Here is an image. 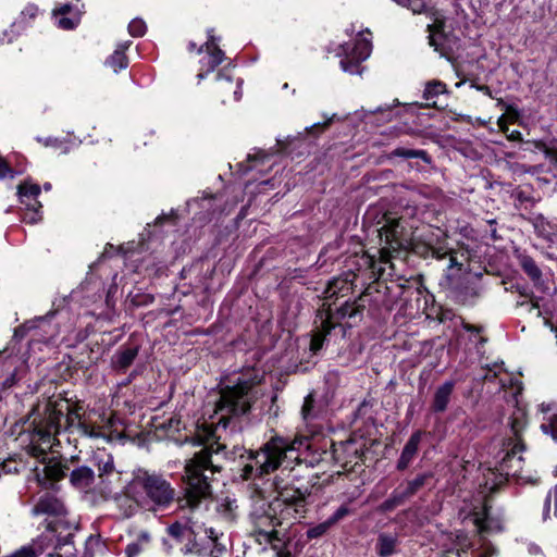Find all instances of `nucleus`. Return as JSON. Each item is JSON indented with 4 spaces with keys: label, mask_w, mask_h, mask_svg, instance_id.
I'll use <instances>...</instances> for the list:
<instances>
[{
    "label": "nucleus",
    "mask_w": 557,
    "mask_h": 557,
    "mask_svg": "<svg viewBox=\"0 0 557 557\" xmlns=\"http://www.w3.org/2000/svg\"><path fill=\"white\" fill-rule=\"evenodd\" d=\"M69 409L67 404L47 403L44 410L38 411L32 421L28 453L42 462L41 468L34 469V474L38 484L44 487H50L54 482L62 480L69 470L58 459H47V454L54 445L55 436L62 428L76 426L82 435L90 438H99L103 435L99 428L82 420L75 412H69Z\"/></svg>",
    "instance_id": "1"
},
{
    "label": "nucleus",
    "mask_w": 557,
    "mask_h": 557,
    "mask_svg": "<svg viewBox=\"0 0 557 557\" xmlns=\"http://www.w3.org/2000/svg\"><path fill=\"white\" fill-rule=\"evenodd\" d=\"M275 487L278 495L271 502L265 499L262 490H251L248 522L250 536L256 542L260 545L270 544L274 549H278L285 541L288 528L304 518L307 510L306 498L310 492L300 487L280 491L277 483Z\"/></svg>",
    "instance_id": "2"
},
{
    "label": "nucleus",
    "mask_w": 557,
    "mask_h": 557,
    "mask_svg": "<svg viewBox=\"0 0 557 557\" xmlns=\"http://www.w3.org/2000/svg\"><path fill=\"white\" fill-rule=\"evenodd\" d=\"M308 446L306 437L288 441L281 436H274L257 451L246 450L244 447L235 446L231 453V458L239 456L245 457L247 461L242 469V478L244 480H252L262 478L277 470L286 459L292 458L289 454L299 450L300 447Z\"/></svg>",
    "instance_id": "3"
},
{
    "label": "nucleus",
    "mask_w": 557,
    "mask_h": 557,
    "mask_svg": "<svg viewBox=\"0 0 557 557\" xmlns=\"http://www.w3.org/2000/svg\"><path fill=\"white\" fill-rule=\"evenodd\" d=\"M212 454L211 447H203L185 462L184 502L190 509L198 508L201 503L209 500L212 496L211 481L214 473L221 471V466L213 460Z\"/></svg>",
    "instance_id": "4"
},
{
    "label": "nucleus",
    "mask_w": 557,
    "mask_h": 557,
    "mask_svg": "<svg viewBox=\"0 0 557 557\" xmlns=\"http://www.w3.org/2000/svg\"><path fill=\"white\" fill-rule=\"evenodd\" d=\"M250 387L246 382L233 387L223 388L220 393V398L216 401L215 430L208 431L205 436L197 434L187 438L186 442H189L193 445H201L205 441L215 436V433L221 429L225 431L230 424H233V429L236 428V423L233 419L247 413L250 409Z\"/></svg>",
    "instance_id": "5"
},
{
    "label": "nucleus",
    "mask_w": 557,
    "mask_h": 557,
    "mask_svg": "<svg viewBox=\"0 0 557 557\" xmlns=\"http://www.w3.org/2000/svg\"><path fill=\"white\" fill-rule=\"evenodd\" d=\"M128 493L152 510L168 507L175 497V490L166 479L143 470L128 483Z\"/></svg>",
    "instance_id": "6"
},
{
    "label": "nucleus",
    "mask_w": 557,
    "mask_h": 557,
    "mask_svg": "<svg viewBox=\"0 0 557 557\" xmlns=\"http://www.w3.org/2000/svg\"><path fill=\"white\" fill-rule=\"evenodd\" d=\"M432 478L433 473L429 471L419 473L413 479L404 481L394 488L388 498L380 505V510L388 512L404 505L408 499L417 495Z\"/></svg>",
    "instance_id": "7"
},
{
    "label": "nucleus",
    "mask_w": 557,
    "mask_h": 557,
    "mask_svg": "<svg viewBox=\"0 0 557 557\" xmlns=\"http://www.w3.org/2000/svg\"><path fill=\"white\" fill-rule=\"evenodd\" d=\"M430 32L429 44L438 51L441 55L450 58L459 46V39L451 33L446 32L445 22L435 20L434 24L428 25Z\"/></svg>",
    "instance_id": "8"
},
{
    "label": "nucleus",
    "mask_w": 557,
    "mask_h": 557,
    "mask_svg": "<svg viewBox=\"0 0 557 557\" xmlns=\"http://www.w3.org/2000/svg\"><path fill=\"white\" fill-rule=\"evenodd\" d=\"M383 249L399 250L405 243L404 226L396 218L384 215L382 226L377 230Z\"/></svg>",
    "instance_id": "9"
},
{
    "label": "nucleus",
    "mask_w": 557,
    "mask_h": 557,
    "mask_svg": "<svg viewBox=\"0 0 557 557\" xmlns=\"http://www.w3.org/2000/svg\"><path fill=\"white\" fill-rule=\"evenodd\" d=\"M363 309L364 306L361 305L358 300H355L352 302L345 301L343 305L335 308V310L330 309L326 319L323 320V326L325 327V332L331 333V331L335 327L336 323L344 319H349L356 322L357 318H360L362 315Z\"/></svg>",
    "instance_id": "10"
},
{
    "label": "nucleus",
    "mask_w": 557,
    "mask_h": 557,
    "mask_svg": "<svg viewBox=\"0 0 557 557\" xmlns=\"http://www.w3.org/2000/svg\"><path fill=\"white\" fill-rule=\"evenodd\" d=\"M111 478L120 479L119 473L115 471L112 456H107V460L98 462V493L103 497H109L112 494V480Z\"/></svg>",
    "instance_id": "11"
},
{
    "label": "nucleus",
    "mask_w": 557,
    "mask_h": 557,
    "mask_svg": "<svg viewBox=\"0 0 557 557\" xmlns=\"http://www.w3.org/2000/svg\"><path fill=\"white\" fill-rule=\"evenodd\" d=\"M524 446H519V443H515L513 447L503 457L499 462L498 470L500 473L507 478L509 476H519L522 470L523 457L520 453L523 450Z\"/></svg>",
    "instance_id": "12"
},
{
    "label": "nucleus",
    "mask_w": 557,
    "mask_h": 557,
    "mask_svg": "<svg viewBox=\"0 0 557 557\" xmlns=\"http://www.w3.org/2000/svg\"><path fill=\"white\" fill-rule=\"evenodd\" d=\"M212 33L213 29H208V40L198 49V52H201L206 47L207 55L201 59L200 63L202 69L207 67V72L214 71L224 60V52L216 45V38Z\"/></svg>",
    "instance_id": "13"
},
{
    "label": "nucleus",
    "mask_w": 557,
    "mask_h": 557,
    "mask_svg": "<svg viewBox=\"0 0 557 557\" xmlns=\"http://www.w3.org/2000/svg\"><path fill=\"white\" fill-rule=\"evenodd\" d=\"M70 482L76 490L88 493L90 491H97L96 475L94 470L87 466H81L75 468L70 473Z\"/></svg>",
    "instance_id": "14"
},
{
    "label": "nucleus",
    "mask_w": 557,
    "mask_h": 557,
    "mask_svg": "<svg viewBox=\"0 0 557 557\" xmlns=\"http://www.w3.org/2000/svg\"><path fill=\"white\" fill-rule=\"evenodd\" d=\"M422 436L423 432L420 430L410 435L396 462V469L398 471H405L411 466L417 457Z\"/></svg>",
    "instance_id": "15"
},
{
    "label": "nucleus",
    "mask_w": 557,
    "mask_h": 557,
    "mask_svg": "<svg viewBox=\"0 0 557 557\" xmlns=\"http://www.w3.org/2000/svg\"><path fill=\"white\" fill-rule=\"evenodd\" d=\"M139 347L121 346L111 358V367L116 372H125L138 356Z\"/></svg>",
    "instance_id": "16"
},
{
    "label": "nucleus",
    "mask_w": 557,
    "mask_h": 557,
    "mask_svg": "<svg viewBox=\"0 0 557 557\" xmlns=\"http://www.w3.org/2000/svg\"><path fill=\"white\" fill-rule=\"evenodd\" d=\"M344 55L348 58H357L359 61L367 60L372 50V44L369 39L358 37L354 42H346L341 46Z\"/></svg>",
    "instance_id": "17"
},
{
    "label": "nucleus",
    "mask_w": 557,
    "mask_h": 557,
    "mask_svg": "<svg viewBox=\"0 0 557 557\" xmlns=\"http://www.w3.org/2000/svg\"><path fill=\"white\" fill-rule=\"evenodd\" d=\"M65 509L60 499L47 493L42 495L33 508L34 515H52L59 516L64 513Z\"/></svg>",
    "instance_id": "18"
},
{
    "label": "nucleus",
    "mask_w": 557,
    "mask_h": 557,
    "mask_svg": "<svg viewBox=\"0 0 557 557\" xmlns=\"http://www.w3.org/2000/svg\"><path fill=\"white\" fill-rule=\"evenodd\" d=\"M454 387L455 382L446 381L436 388L432 401V410L434 412H444L447 409Z\"/></svg>",
    "instance_id": "19"
},
{
    "label": "nucleus",
    "mask_w": 557,
    "mask_h": 557,
    "mask_svg": "<svg viewBox=\"0 0 557 557\" xmlns=\"http://www.w3.org/2000/svg\"><path fill=\"white\" fill-rule=\"evenodd\" d=\"M517 260L523 272L536 286L543 281V273L535 260L525 252H519Z\"/></svg>",
    "instance_id": "20"
},
{
    "label": "nucleus",
    "mask_w": 557,
    "mask_h": 557,
    "mask_svg": "<svg viewBox=\"0 0 557 557\" xmlns=\"http://www.w3.org/2000/svg\"><path fill=\"white\" fill-rule=\"evenodd\" d=\"M511 198L513 199V206L517 210L528 213L531 212L539 201L531 190L522 187L515 188L511 193Z\"/></svg>",
    "instance_id": "21"
},
{
    "label": "nucleus",
    "mask_w": 557,
    "mask_h": 557,
    "mask_svg": "<svg viewBox=\"0 0 557 557\" xmlns=\"http://www.w3.org/2000/svg\"><path fill=\"white\" fill-rule=\"evenodd\" d=\"M114 502L123 518H129L134 516L138 506L141 505V502L128 493V485L126 486L125 494L116 495L114 497Z\"/></svg>",
    "instance_id": "22"
},
{
    "label": "nucleus",
    "mask_w": 557,
    "mask_h": 557,
    "mask_svg": "<svg viewBox=\"0 0 557 557\" xmlns=\"http://www.w3.org/2000/svg\"><path fill=\"white\" fill-rule=\"evenodd\" d=\"M525 219L533 225L534 232L539 237L550 243L554 242V226L542 214H534Z\"/></svg>",
    "instance_id": "23"
},
{
    "label": "nucleus",
    "mask_w": 557,
    "mask_h": 557,
    "mask_svg": "<svg viewBox=\"0 0 557 557\" xmlns=\"http://www.w3.org/2000/svg\"><path fill=\"white\" fill-rule=\"evenodd\" d=\"M40 191L41 189L38 184H32L28 181H25L17 186V195L21 202L24 205L33 203L37 207H41V203L37 201Z\"/></svg>",
    "instance_id": "24"
},
{
    "label": "nucleus",
    "mask_w": 557,
    "mask_h": 557,
    "mask_svg": "<svg viewBox=\"0 0 557 557\" xmlns=\"http://www.w3.org/2000/svg\"><path fill=\"white\" fill-rule=\"evenodd\" d=\"M508 424L516 443H519V446H523L521 442V434L527 426L525 411L521 408H517L510 416Z\"/></svg>",
    "instance_id": "25"
},
{
    "label": "nucleus",
    "mask_w": 557,
    "mask_h": 557,
    "mask_svg": "<svg viewBox=\"0 0 557 557\" xmlns=\"http://www.w3.org/2000/svg\"><path fill=\"white\" fill-rule=\"evenodd\" d=\"M398 544V539L396 535L388 533H381L377 537V542L375 545L376 553L381 557H389L396 552V546Z\"/></svg>",
    "instance_id": "26"
},
{
    "label": "nucleus",
    "mask_w": 557,
    "mask_h": 557,
    "mask_svg": "<svg viewBox=\"0 0 557 557\" xmlns=\"http://www.w3.org/2000/svg\"><path fill=\"white\" fill-rule=\"evenodd\" d=\"M445 92H447V89L444 83L432 81L425 85L423 99L428 102V106L436 107V98Z\"/></svg>",
    "instance_id": "27"
},
{
    "label": "nucleus",
    "mask_w": 557,
    "mask_h": 557,
    "mask_svg": "<svg viewBox=\"0 0 557 557\" xmlns=\"http://www.w3.org/2000/svg\"><path fill=\"white\" fill-rule=\"evenodd\" d=\"M388 158H403V159H421L426 163H430V157L425 150L421 149H409L405 147H397L392 150Z\"/></svg>",
    "instance_id": "28"
},
{
    "label": "nucleus",
    "mask_w": 557,
    "mask_h": 557,
    "mask_svg": "<svg viewBox=\"0 0 557 557\" xmlns=\"http://www.w3.org/2000/svg\"><path fill=\"white\" fill-rule=\"evenodd\" d=\"M476 525L482 532H499L502 531V525L498 520L488 516L485 511L484 516L475 519Z\"/></svg>",
    "instance_id": "29"
},
{
    "label": "nucleus",
    "mask_w": 557,
    "mask_h": 557,
    "mask_svg": "<svg viewBox=\"0 0 557 557\" xmlns=\"http://www.w3.org/2000/svg\"><path fill=\"white\" fill-rule=\"evenodd\" d=\"M106 65L113 69L114 73H119L128 66V59L124 53L114 52L106 60Z\"/></svg>",
    "instance_id": "30"
},
{
    "label": "nucleus",
    "mask_w": 557,
    "mask_h": 557,
    "mask_svg": "<svg viewBox=\"0 0 557 557\" xmlns=\"http://www.w3.org/2000/svg\"><path fill=\"white\" fill-rule=\"evenodd\" d=\"M127 301L135 307H146L151 305L154 301V297L151 294H145V293H129L127 295Z\"/></svg>",
    "instance_id": "31"
},
{
    "label": "nucleus",
    "mask_w": 557,
    "mask_h": 557,
    "mask_svg": "<svg viewBox=\"0 0 557 557\" xmlns=\"http://www.w3.org/2000/svg\"><path fill=\"white\" fill-rule=\"evenodd\" d=\"M301 417L306 423L311 422L317 413L314 411V397L313 394H309L305 397L302 407H301Z\"/></svg>",
    "instance_id": "32"
},
{
    "label": "nucleus",
    "mask_w": 557,
    "mask_h": 557,
    "mask_svg": "<svg viewBox=\"0 0 557 557\" xmlns=\"http://www.w3.org/2000/svg\"><path fill=\"white\" fill-rule=\"evenodd\" d=\"M168 533L173 539L182 541L187 534L190 533V529L187 524L176 521L169 525Z\"/></svg>",
    "instance_id": "33"
},
{
    "label": "nucleus",
    "mask_w": 557,
    "mask_h": 557,
    "mask_svg": "<svg viewBox=\"0 0 557 557\" xmlns=\"http://www.w3.org/2000/svg\"><path fill=\"white\" fill-rule=\"evenodd\" d=\"M357 58H348L345 55L343 60H341L339 65L342 70L349 74H360V63Z\"/></svg>",
    "instance_id": "34"
},
{
    "label": "nucleus",
    "mask_w": 557,
    "mask_h": 557,
    "mask_svg": "<svg viewBox=\"0 0 557 557\" xmlns=\"http://www.w3.org/2000/svg\"><path fill=\"white\" fill-rule=\"evenodd\" d=\"M332 528L331 523L327 519L314 527H311L307 530L306 535L308 539H319L323 536L330 529Z\"/></svg>",
    "instance_id": "35"
},
{
    "label": "nucleus",
    "mask_w": 557,
    "mask_h": 557,
    "mask_svg": "<svg viewBox=\"0 0 557 557\" xmlns=\"http://www.w3.org/2000/svg\"><path fill=\"white\" fill-rule=\"evenodd\" d=\"M543 433L548 434L557 443V413L552 414L547 422L541 424Z\"/></svg>",
    "instance_id": "36"
},
{
    "label": "nucleus",
    "mask_w": 557,
    "mask_h": 557,
    "mask_svg": "<svg viewBox=\"0 0 557 557\" xmlns=\"http://www.w3.org/2000/svg\"><path fill=\"white\" fill-rule=\"evenodd\" d=\"M26 207L27 211L23 215V221L28 224H36L37 222H39L41 220V215L39 212V209L41 207H37L36 205L33 203H27Z\"/></svg>",
    "instance_id": "37"
},
{
    "label": "nucleus",
    "mask_w": 557,
    "mask_h": 557,
    "mask_svg": "<svg viewBox=\"0 0 557 557\" xmlns=\"http://www.w3.org/2000/svg\"><path fill=\"white\" fill-rule=\"evenodd\" d=\"M147 26L141 18H134L128 24V33L133 37H141L146 34Z\"/></svg>",
    "instance_id": "38"
},
{
    "label": "nucleus",
    "mask_w": 557,
    "mask_h": 557,
    "mask_svg": "<svg viewBox=\"0 0 557 557\" xmlns=\"http://www.w3.org/2000/svg\"><path fill=\"white\" fill-rule=\"evenodd\" d=\"M25 29L24 21H16L12 23L10 29L3 32V39L7 38V42H12L21 30Z\"/></svg>",
    "instance_id": "39"
},
{
    "label": "nucleus",
    "mask_w": 557,
    "mask_h": 557,
    "mask_svg": "<svg viewBox=\"0 0 557 557\" xmlns=\"http://www.w3.org/2000/svg\"><path fill=\"white\" fill-rule=\"evenodd\" d=\"M321 327H322V331L314 334L310 342V349L313 352H317L322 348L324 338L329 334L325 332V327L323 326V321L321 322Z\"/></svg>",
    "instance_id": "40"
},
{
    "label": "nucleus",
    "mask_w": 557,
    "mask_h": 557,
    "mask_svg": "<svg viewBox=\"0 0 557 557\" xmlns=\"http://www.w3.org/2000/svg\"><path fill=\"white\" fill-rule=\"evenodd\" d=\"M350 513V509L347 505H342L338 507L335 512L327 518V521L331 523L332 527H334L336 523H338L341 520H343L345 517H347Z\"/></svg>",
    "instance_id": "41"
},
{
    "label": "nucleus",
    "mask_w": 557,
    "mask_h": 557,
    "mask_svg": "<svg viewBox=\"0 0 557 557\" xmlns=\"http://www.w3.org/2000/svg\"><path fill=\"white\" fill-rule=\"evenodd\" d=\"M39 143H42L46 147H53V148H63V152H69V147L65 146V141L63 139L57 138V137H47V138H37Z\"/></svg>",
    "instance_id": "42"
},
{
    "label": "nucleus",
    "mask_w": 557,
    "mask_h": 557,
    "mask_svg": "<svg viewBox=\"0 0 557 557\" xmlns=\"http://www.w3.org/2000/svg\"><path fill=\"white\" fill-rule=\"evenodd\" d=\"M21 171H14L9 163L0 156V178H14L21 174Z\"/></svg>",
    "instance_id": "43"
},
{
    "label": "nucleus",
    "mask_w": 557,
    "mask_h": 557,
    "mask_svg": "<svg viewBox=\"0 0 557 557\" xmlns=\"http://www.w3.org/2000/svg\"><path fill=\"white\" fill-rule=\"evenodd\" d=\"M552 496H554L555 498V506L557 508V485H555L548 493L546 499H545V504H544V512H543V516H544V519L547 518V513H548V510H549V506H550V498Z\"/></svg>",
    "instance_id": "44"
},
{
    "label": "nucleus",
    "mask_w": 557,
    "mask_h": 557,
    "mask_svg": "<svg viewBox=\"0 0 557 557\" xmlns=\"http://www.w3.org/2000/svg\"><path fill=\"white\" fill-rule=\"evenodd\" d=\"M331 122H332V119H326L324 122L314 123L310 127H307L306 132L310 133V134L314 133L315 131L324 132L327 128V126L330 125Z\"/></svg>",
    "instance_id": "45"
},
{
    "label": "nucleus",
    "mask_w": 557,
    "mask_h": 557,
    "mask_svg": "<svg viewBox=\"0 0 557 557\" xmlns=\"http://www.w3.org/2000/svg\"><path fill=\"white\" fill-rule=\"evenodd\" d=\"M448 257H449V264H448V268L449 269H453V268H458V270H461L462 265H463V262L460 261L457 257V253L456 251H454L453 249H450L448 251Z\"/></svg>",
    "instance_id": "46"
},
{
    "label": "nucleus",
    "mask_w": 557,
    "mask_h": 557,
    "mask_svg": "<svg viewBox=\"0 0 557 557\" xmlns=\"http://www.w3.org/2000/svg\"><path fill=\"white\" fill-rule=\"evenodd\" d=\"M76 25L77 22L69 17L63 16L59 20V26L63 29H73Z\"/></svg>",
    "instance_id": "47"
},
{
    "label": "nucleus",
    "mask_w": 557,
    "mask_h": 557,
    "mask_svg": "<svg viewBox=\"0 0 557 557\" xmlns=\"http://www.w3.org/2000/svg\"><path fill=\"white\" fill-rule=\"evenodd\" d=\"M116 289H117V287H116L115 284H112L109 287V289L107 292V298H106V302H107L108 307H113L114 306V302L112 301V296H113V294H115Z\"/></svg>",
    "instance_id": "48"
},
{
    "label": "nucleus",
    "mask_w": 557,
    "mask_h": 557,
    "mask_svg": "<svg viewBox=\"0 0 557 557\" xmlns=\"http://www.w3.org/2000/svg\"><path fill=\"white\" fill-rule=\"evenodd\" d=\"M140 548L137 543H132L126 546V553L129 557L137 555L139 553Z\"/></svg>",
    "instance_id": "49"
},
{
    "label": "nucleus",
    "mask_w": 557,
    "mask_h": 557,
    "mask_svg": "<svg viewBox=\"0 0 557 557\" xmlns=\"http://www.w3.org/2000/svg\"><path fill=\"white\" fill-rule=\"evenodd\" d=\"M374 113H387L386 115V120H391L392 119V108L389 106H385V107H377L374 111Z\"/></svg>",
    "instance_id": "50"
},
{
    "label": "nucleus",
    "mask_w": 557,
    "mask_h": 557,
    "mask_svg": "<svg viewBox=\"0 0 557 557\" xmlns=\"http://www.w3.org/2000/svg\"><path fill=\"white\" fill-rule=\"evenodd\" d=\"M543 151H544L546 158L550 159L554 162H557V150L556 149L545 147Z\"/></svg>",
    "instance_id": "51"
},
{
    "label": "nucleus",
    "mask_w": 557,
    "mask_h": 557,
    "mask_svg": "<svg viewBox=\"0 0 557 557\" xmlns=\"http://www.w3.org/2000/svg\"><path fill=\"white\" fill-rule=\"evenodd\" d=\"M131 45H132V41H129V40L120 42V44H117L115 51L125 54V51L129 48Z\"/></svg>",
    "instance_id": "52"
},
{
    "label": "nucleus",
    "mask_w": 557,
    "mask_h": 557,
    "mask_svg": "<svg viewBox=\"0 0 557 557\" xmlns=\"http://www.w3.org/2000/svg\"><path fill=\"white\" fill-rule=\"evenodd\" d=\"M131 45H132V41H129V40L120 42V44H117L115 51L125 54V51L129 48Z\"/></svg>",
    "instance_id": "53"
},
{
    "label": "nucleus",
    "mask_w": 557,
    "mask_h": 557,
    "mask_svg": "<svg viewBox=\"0 0 557 557\" xmlns=\"http://www.w3.org/2000/svg\"><path fill=\"white\" fill-rule=\"evenodd\" d=\"M71 10V5L70 4H64L62 7H60L59 9H54L53 10V13L54 14H60V15H65L70 12Z\"/></svg>",
    "instance_id": "54"
},
{
    "label": "nucleus",
    "mask_w": 557,
    "mask_h": 557,
    "mask_svg": "<svg viewBox=\"0 0 557 557\" xmlns=\"http://www.w3.org/2000/svg\"><path fill=\"white\" fill-rule=\"evenodd\" d=\"M463 329L467 332L479 334L482 331L481 326L472 325V324H465Z\"/></svg>",
    "instance_id": "55"
},
{
    "label": "nucleus",
    "mask_w": 557,
    "mask_h": 557,
    "mask_svg": "<svg viewBox=\"0 0 557 557\" xmlns=\"http://www.w3.org/2000/svg\"><path fill=\"white\" fill-rule=\"evenodd\" d=\"M433 256L437 259H444L446 256H448V251H444L442 248H436L433 251Z\"/></svg>",
    "instance_id": "56"
},
{
    "label": "nucleus",
    "mask_w": 557,
    "mask_h": 557,
    "mask_svg": "<svg viewBox=\"0 0 557 557\" xmlns=\"http://www.w3.org/2000/svg\"><path fill=\"white\" fill-rule=\"evenodd\" d=\"M267 157V153H264L262 150H258L255 154L249 153L247 159L248 161L252 159H264Z\"/></svg>",
    "instance_id": "57"
},
{
    "label": "nucleus",
    "mask_w": 557,
    "mask_h": 557,
    "mask_svg": "<svg viewBox=\"0 0 557 557\" xmlns=\"http://www.w3.org/2000/svg\"><path fill=\"white\" fill-rule=\"evenodd\" d=\"M37 13V9L35 7H27L23 12L22 15H29V17H35Z\"/></svg>",
    "instance_id": "58"
},
{
    "label": "nucleus",
    "mask_w": 557,
    "mask_h": 557,
    "mask_svg": "<svg viewBox=\"0 0 557 557\" xmlns=\"http://www.w3.org/2000/svg\"><path fill=\"white\" fill-rule=\"evenodd\" d=\"M509 139L510 140L521 141L522 140V134L519 131H512L511 134L509 135Z\"/></svg>",
    "instance_id": "59"
},
{
    "label": "nucleus",
    "mask_w": 557,
    "mask_h": 557,
    "mask_svg": "<svg viewBox=\"0 0 557 557\" xmlns=\"http://www.w3.org/2000/svg\"><path fill=\"white\" fill-rule=\"evenodd\" d=\"M475 88H476L479 91L484 92V94H485V95H487L488 97H492V92H491V89H490V87H488V86H486V85H478Z\"/></svg>",
    "instance_id": "60"
},
{
    "label": "nucleus",
    "mask_w": 557,
    "mask_h": 557,
    "mask_svg": "<svg viewBox=\"0 0 557 557\" xmlns=\"http://www.w3.org/2000/svg\"><path fill=\"white\" fill-rule=\"evenodd\" d=\"M212 544L214 545V549L211 552V554H213L214 552L221 554L222 552L225 550V547L223 545H220L215 542H212Z\"/></svg>",
    "instance_id": "61"
},
{
    "label": "nucleus",
    "mask_w": 557,
    "mask_h": 557,
    "mask_svg": "<svg viewBox=\"0 0 557 557\" xmlns=\"http://www.w3.org/2000/svg\"><path fill=\"white\" fill-rule=\"evenodd\" d=\"M207 533H208V536H209V539L211 540V542H215V541H216V535H215V532H214V530H213V529H209V530L207 531Z\"/></svg>",
    "instance_id": "62"
},
{
    "label": "nucleus",
    "mask_w": 557,
    "mask_h": 557,
    "mask_svg": "<svg viewBox=\"0 0 557 557\" xmlns=\"http://www.w3.org/2000/svg\"><path fill=\"white\" fill-rule=\"evenodd\" d=\"M529 552H530L531 554H534V555H535V554H539V553L541 552V548H540L539 546H536V545H533V544H532V545H530V547H529Z\"/></svg>",
    "instance_id": "63"
},
{
    "label": "nucleus",
    "mask_w": 557,
    "mask_h": 557,
    "mask_svg": "<svg viewBox=\"0 0 557 557\" xmlns=\"http://www.w3.org/2000/svg\"><path fill=\"white\" fill-rule=\"evenodd\" d=\"M277 557H292L290 553L278 550Z\"/></svg>",
    "instance_id": "64"
}]
</instances>
